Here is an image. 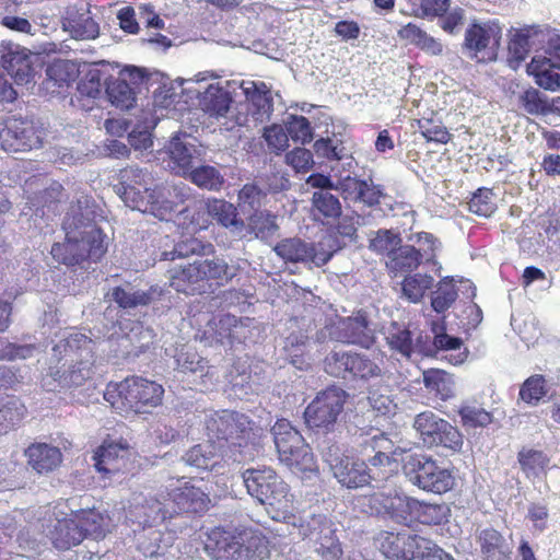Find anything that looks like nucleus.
Returning a JSON list of instances; mask_svg holds the SVG:
<instances>
[{"label":"nucleus","instance_id":"40","mask_svg":"<svg viewBox=\"0 0 560 560\" xmlns=\"http://www.w3.org/2000/svg\"><path fill=\"white\" fill-rule=\"evenodd\" d=\"M235 539L236 533L229 532L222 527H214L208 533L205 548L213 556L229 560Z\"/></svg>","mask_w":560,"mask_h":560},{"label":"nucleus","instance_id":"53","mask_svg":"<svg viewBox=\"0 0 560 560\" xmlns=\"http://www.w3.org/2000/svg\"><path fill=\"white\" fill-rule=\"evenodd\" d=\"M46 74L61 88L77 79L78 70L75 65L69 60H56L48 66Z\"/></svg>","mask_w":560,"mask_h":560},{"label":"nucleus","instance_id":"49","mask_svg":"<svg viewBox=\"0 0 560 560\" xmlns=\"http://www.w3.org/2000/svg\"><path fill=\"white\" fill-rule=\"evenodd\" d=\"M26 413L25 406L12 398L0 406V434L19 424Z\"/></svg>","mask_w":560,"mask_h":560},{"label":"nucleus","instance_id":"60","mask_svg":"<svg viewBox=\"0 0 560 560\" xmlns=\"http://www.w3.org/2000/svg\"><path fill=\"white\" fill-rule=\"evenodd\" d=\"M285 162L296 173H307L314 165L313 153L305 148H294L285 154Z\"/></svg>","mask_w":560,"mask_h":560},{"label":"nucleus","instance_id":"13","mask_svg":"<svg viewBox=\"0 0 560 560\" xmlns=\"http://www.w3.org/2000/svg\"><path fill=\"white\" fill-rule=\"evenodd\" d=\"M366 500L371 514L389 517L399 524L412 523L417 499L394 491L389 493L374 492L366 497Z\"/></svg>","mask_w":560,"mask_h":560},{"label":"nucleus","instance_id":"15","mask_svg":"<svg viewBox=\"0 0 560 560\" xmlns=\"http://www.w3.org/2000/svg\"><path fill=\"white\" fill-rule=\"evenodd\" d=\"M165 490L166 493L163 498H166L171 510H174V516L182 514L202 515L211 506L210 495L190 482L174 488H165Z\"/></svg>","mask_w":560,"mask_h":560},{"label":"nucleus","instance_id":"58","mask_svg":"<svg viewBox=\"0 0 560 560\" xmlns=\"http://www.w3.org/2000/svg\"><path fill=\"white\" fill-rule=\"evenodd\" d=\"M457 289L452 282H441L431 300V306L436 313L447 311L457 299Z\"/></svg>","mask_w":560,"mask_h":560},{"label":"nucleus","instance_id":"32","mask_svg":"<svg viewBox=\"0 0 560 560\" xmlns=\"http://www.w3.org/2000/svg\"><path fill=\"white\" fill-rule=\"evenodd\" d=\"M460 424L465 429H483L493 422L492 412L482 407L477 399H465L457 409Z\"/></svg>","mask_w":560,"mask_h":560},{"label":"nucleus","instance_id":"51","mask_svg":"<svg viewBox=\"0 0 560 560\" xmlns=\"http://www.w3.org/2000/svg\"><path fill=\"white\" fill-rule=\"evenodd\" d=\"M468 209L479 217H490L497 209L492 189L486 187L478 188L468 202Z\"/></svg>","mask_w":560,"mask_h":560},{"label":"nucleus","instance_id":"4","mask_svg":"<svg viewBox=\"0 0 560 560\" xmlns=\"http://www.w3.org/2000/svg\"><path fill=\"white\" fill-rule=\"evenodd\" d=\"M107 236L96 225L81 231L78 235L67 232L62 242L54 243L50 255L58 264L67 267L98 262L107 253Z\"/></svg>","mask_w":560,"mask_h":560},{"label":"nucleus","instance_id":"41","mask_svg":"<svg viewBox=\"0 0 560 560\" xmlns=\"http://www.w3.org/2000/svg\"><path fill=\"white\" fill-rule=\"evenodd\" d=\"M213 252L214 247L211 243L190 236L177 242L173 250L171 253H164V255L165 259L174 260L176 258H186L194 255H209Z\"/></svg>","mask_w":560,"mask_h":560},{"label":"nucleus","instance_id":"59","mask_svg":"<svg viewBox=\"0 0 560 560\" xmlns=\"http://www.w3.org/2000/svg\"><path fill=\"white\" fill-rule=\"evenodd\" d=\"M428 288L429 281L419 273L409 275L401 282L404 296L413 303L419 302L423 298Z\"/></svg>","mask_w":560,"mask_h":560},{"label":"nucleus","instance_id":"18","mask_svg":"<svg viewBox=\"0 0 560 560\" xmlns=\"http://www.w3.org/2000/svg\"><path fill=\"white\" fill-rule=\"evenodd\" d=\"M422 545L431 542L408 532H384L381 536L380 550L390 560H416Z\"/></svg>","mask_w":560,"mask_h":560},{"label":"nucleus","instance_id":"62","mask_svg":"<svg viewBox=\"0 0 560 560\" xmlns=\"http://www.w3.org/2000/svg\"><path fill=\"white\" fill-rule=\"evenodd\" d=\"M527 520L533 524L536 533H542L548 528L549 510L546 504L532 502L527 510Z\"/></svg>","mask_w":560,"mask_h":560},{"label":"nucleus","instance_id":"24","mask_svg":"<svg viewBox=\"0 0 560 560\" xmlns=\"http://www.w3.org/2000/svg\"><path fill=\"white\" fill-rule=\"evenodd\" d=\"M127 442L105 440L95 453V468L100 472L114 474L121 469L129 455Z\"/></svg>","mask_w":560,"mask_h":560},{"label":"nucleus","instance_id":"29","mask_svg":"<svg viewBox=\"0 0 560 560\" xmlns=\"http://www.w3.org/2000/svg\"><path fill=\"white\" fill-rule=\"evenodd\" d=\"M422 382L427 392L441 401L455 396V381L451 373L441 369H428L422 372Z\"/></svg>","mask_w":560,"mask_h":560},{"label":"nucleus","instance_id":"12","mask_svg":"<svg viewBox=\"0 0 560 560\" xmlns=\"http://www.w3.org/2000/svg\"><path fill=\"white\" fill-rule=\"evenodd\" d=\"M415 238L417 244L425 243L428 247H423L421 253L420 249H417L412 245H401V243L394 250L392 256L389 257V261L387 266L389 269L396 272H410L416 270L421 261L424 259L427 262H434L436 258V250L440 245L439 240L429 232H419L415 234V236L410 237Z\"/></svg>","mask_w":560,"mask_h":560},{"label":"nucleus","instance_id":"11","mask_svg":"<svg viewBox=\"0 0 560 560\" xmlns=\"http://www.w3.org/2000/svg\"><path fill=\"white\" fill-rule=\"evenodd\" d=\"M413 425L427 446H441L453 453L460 452L464 438L459 429L433 411L425 410L417 415Z\"/></svg>","mask_w":560,"mask_h":560},{"label":"nucleus","instance_id":"43","mask_svg":"<svg viewBox=\"0 0 560 560\" xmlns=\"http://www.w3.org/2000/svg\"><path fill=\"white\" fill-rule=\"evenodd\" d=\"M521 469L526 476L537 477L544 472L549 465V457L540 450L523 447L517 454Z\"/></svg>","mask_w":560,"mask_h":560},{"label":"nucleus","instance_id":"48","mask_svg":"<svg viewBox=\"0 0 560 560\" xmlns=\"http://www.w3.org/2000/svg\"><path fill=\"white\" fill-rule=\"evenodd\" d=\"M386 340L392 350L397 351L406 358L411 357L413 352V341L408 328L400 327L397 323H393L388 328Z\"/></svg>","mask_w":560,"mask_h":560},{"label":"nucleus","instance_id":"45","mask_svg":"<svg viewBox=\"0 0 560 560\" xmlns=\"http://www.w3.org/2000/svg\"><path fill=\"white\" fill-rule=\"evenodd\" d=\"M3 67L16 83L27 82L33 71L30 57L20 51H11L5 55Z\"/></svg>","mask_w":560,"mask_h":560},{"label":"nucleus","instance_id":"50","mask_svg":"<svg viewBox=\"0 0 560 560\" xmlns=\"http://www.w3.org/2000/svg\"><path fill=\"white\" fill-rule=\"evenodd\" d=\"M155 290L128 292L121 287L113 289L114 301L122 308H132L139 305H148L153 300Z\"/></svg>","mask_w":560,"mask_h":560},{"label":"nucleus","instance_id":"55","mask_svg":"<svg viewBox=\"0 0 560 560\" xmlns=\"http://www.w3.org/2000/svg\"><path fill=\"white\" fill-rule=\"evenodd\" d=\"M247 229L256 237H266L276 229V217L267 211L256 210L248 218Z\"/></svg>","mask_w":560,"mask_h":560},{"label":"nucleus","instance_id":"38","mask_svg":"<svg viewBox=\"0 0 560 560\" xmlns=\"http://www.w3.org/2000/svg\"><path fill=\"white\" fill-rule=\"evenodd\" d=\"M74 516L83 532L84 539L92 537L96 540L103 539L107 532V518L95 510H78Z\"/></svg>","mask_w":560,"mask_h":560},{"label":"nucleus","instance_id":"19","mask_svg":"<svg viewBox=\"0 0 560 560\" xmlns=\"http://www.w3.org/2000/svg\"><path fill=\"white\" fill-rule=\"evenodd\" d=\"M118 179L117 192L128 207L135 209L143 195L152 188L149 185L153 182V176L147 170L127 166L119 171Z\"/></svg>","mask_w":560,"mask_h":560},{"label":"nucleus","instance_id":"57","mask_svg":"<svg viewBox=\"0 0 560 560\" xmlns=\"http://www.w3.org/2000/svg\"><path fill=\"white\" fill-rule=\"evenodd\" d=\"M246 98L257 108L259 114L268 113L272 107V98L264 82H252L250 88L244 90Z\"/></svg>","mask_w":560,"mask_h":560},{"label":"nucleus","instance_id":"52","mask_svg":"<svg viewBox=\"0 0 560 560\" xmlns=\"http://www.w3.org/2000/svg\"><path fill=\"white\" fill-rule=\"evenodd\" d=\"M419 128L421 130L422 137L428 142L446 144L453 138V135L448 131V129L443 125L441 120L423 118L419 120Z\"/></svg>","mask_w":560,"mask_h":560},{"label":"nucleus","instance_id":"39","mask_svg":"<svg viewBox=\"0 0 560 560\" xmlns=\"http://www.w3.org/2000/svg\"><path fill=\"white\" fill-rule=\"evenodd\" d=\"M549 386L542 374H534L527 377L520 387L518 400L528 406H538L547 396Z\"/></svg>","mask_w":560,"mask_h":560},{"label":"nucleus","instance_id":"37","mask_svg":"<svg viewBox=\"0 0 560 560\" xmlns=\"http://www.w3.org/2000/svg\"><path fill=\"white\" fill-rule=\"evenodd\" d=\"M211 223L206 205L203 207L187 206L178 211L177 225L188 234L207 230Z\"/></svg>","mask_w":560,"mask_h":560},{"label":"nucleus","instance_id":"47","mask_svg":"<svg viewBox=\"0 0 560 560\" xmlns=\"http://www.w3.org/2000/svg\"><path fill=\"white\" fill-rule=\"evenodd\" d=\"M106 93L110 103L121 109H129L136 101L132 88L120 78L110 79L107 82Z\"/></svg>","mask_w":560,"mask_h":560},{"label":"nucleus","instance_id":"64","mask_svg":"<svg viewBox=\"0 0 560 560\" xmlns=\"http://www.w3.org/2000/svg\"><path fill=\"white\" fill-rule=\"evenodd\" d=\"M323 459L329 465L334 472L339 465L343 464V459H349L350 456L346 455L342 447L337 442H327L326 446L322 448Z\"/></svg>","mask_w":560,"mask_h":560},{"label":"nucleus","instance_id":"33","mask_svg":"<svg viewBox=\"0 0 560 560\" xmlns=\"http://www.w3.org/2000/svg\"><path fill=\"white\" fill-rule=\"evenodd\" d=\"M209 219L215 220L220 225L224 228H233L234 230L242 232L245 228L244 221L238 218L236 207L224 200L218 198H210L206 201Z\"/></svg>","mask_w":560,"mask_h":560},{"label":"nucleus","instance_id":"22","mask_svg":"<svg viewBox=\"0 0 560 560\" xmlns=\"http://www.w3.org/2000/svg\"><path fill=\"white\" fill-rule=\"evenodd\" d=\"M500 42V31L480 24L470 25L465 33V45L475 57L481 54V60H494Z\"/></svg>","mask_w":560,"mask_h":560},{"label":"nucleus","instance_id":"44","mask_svg":"<svg viewBox=\"0 0 560 560\" xmlns=\"http://www.w3.org/2000/svg\"><path fill=\"white\" fill-rule=\"evenodd\" d=\"M369 404L376 416H390L395 413L397 404L388 385H377L369 389Z\"/></svg>","mask_w":560,"mask_h":560},{"label":"nucleus","instance_id":"7","mask_svg":"<svg viewBox=\"0 0 560 560\" xmlns=\"http://www.w3.org/2000/svg\"><path fill=\"white\" fill-rule=\"evenodd\" d=\"M278 457L293 472L316 470V460L311 446L301 432L284 419H278L271 428Z\"/></svg>","mask_w":560,"mask_h":560},{"label":"nucleus","instance_id":"23","mask_svg":"<svg viewBox=\"0 0 560 560\" xmlns=\"http://www.w3.org/2000/svg\"><path fill=\"white\" fill-rule=\"evenodd\" d=\"M228 450L223 444L207 439L205 442L190 447L185 454L188 465L199 469L212 470L224 462Z\"/></svg>","mask_w":560,"mask_h":560},{"label":"nucleus","instance_id":"34","mask_svg":"<svg viewBox=\"0 0 560 560\" xmlns=\"http://www.w3.org/2000/svg\"><path fill=\"white\" fill-rule=\"evenodd\" d=\"M314 218L323 224H332L342 212L341 203L335 195L327 190H318L312 197Z\"/></svg>","mask_w":560,"mask_h":560},{"label":"nucleus","instance_id":"2","mask_svg":"<svg viewBox=\"0 0 560 560\" xmlns=\"http://www.w3.org/2000/svg\"><path fill=\"white\" fill-rule=\"evenodd\" d=\"M235 276V268L224 258L212 257L168 270V284L185 295H202L225 287Z\"/></svg>","mask_w":560,"mask_h":560},{"label":"nucleus","instance_id":"1","mask_svg":"<svg viewBox=\"0 0 560 560\" xmlns=\"http://www.w3.org/2000/svg\"><path fill=\"white\" fill-rule=\"evenodd\" d=\"M164 395L163 385L156 381L130 375L109 382L103 397L118 415L129 418L152 416L163 405Z\"/></svg>","mask_w":560,"mask_h":560},{"label":"nucleus","instance_id":"61","mask_svg":"<svg viewBox=\"0 0 560 560\" xmlns=\"http://www.w3.org/2000/svg\"><path fill=\"white\" fill-rule=\"evenodd\" d=\"M264 138L268 148L280 153L288 148L289 136L287 129L284 130L280 125H271L264 129Z\"/></svg>","mask_w":560,"mask_h":560},{"label":"nucleus","instance_id":"54","mask_svg":"<svg viewBox=\"0 0 560 560\" xmlns=\"http://www.w3.org/2000/svg\"><path fill=\"white\" fill-rule=\"evenodd\" d=\"M288 136L301 144L310 143L313 140V129L305 116L292 115L285 124Z\"/></svg>","mask_w":560,"mask_h":560},{"label":"nucleus","instance_id":"26","mask_svg":"<svg viewBox=\"0 0 560 560\" xmlns=\"http://www.w3.org/2000/svg\"><path fill=\"white\" fill-rule=\"evenodd\" d=\"M27 464L38 474L57 469L62 462V453L47 443H33L25 450Z\"/></svg>","mask_w":560,"mask_h":560},{"label":"nucleus","instance_id":"14","mask_svg":"<svg viewBox=\"0 0 560 560\" xmlns=\"http://www.w3.org/2000/svg\"><path fill=\"white\" fill-rule=\"evenodd\" d=\"M40 523V533L50 545L59 551H68L79 546L83 540V532L74 516V511L62 518H44Z\"/></svg>","mask_w":560,"mask_h":560},{"label":"nucleus","instance_id":"28","mask_svg":"<svg viewBox=\"0 0 560 560\" xmlns=\"http://www.w3.org/2000/svg\"><path fill=\"white\" fill-rule=\"evenodd\" d=\"M332 474L342 486L350 489L364 487L371 480L366 463L353 457L343 459V464L339 465Z\"/></svg>","mask_w":560,"mask_h":560},{"label":"nucleus","instance_id":"25","mask_svg":"<svg viewBox=\"0 0 560 560\" xmlns=\"http://www.w3.org/2000/svg\"><path fill=\"white\" fill-rule=\"evenodd\" d=\"M476 541L482 560H511V547L498 529L487 527L478 530Z\"/></svg>","mask_w":560,"mask_h":560},{"label":"nucleus","instance_id":"20","mask_svg":"<svg viewBox=\"0 0 560 560\" xmlns=\"http://www.w3.org/2000/svg\"><path fill=\"white\" fill-rule=\"evenodd\" d=\"M165 488L160 489L154 495L147 497L143 502L131 510L132 522L139 526L152 527L163 524L166 520L174 517V510H171L168 501L163 495Z\"/></svg>","mask_w":560,"mask_h":560},{"label":"nucleus","instance_id":"36","mask_svg":"<svg viewBox=\"0 0 560 560\" xmlns=\"http://www.w3.org/2000/svg\"><path fill=\"white\" fill-rule=\"evenodd\" d=\"M412 523L418 522L424 525H442L451 516V508L446 503H428L416 500Z\"/></svg>","mask_w":560,"mask_h":560},{"label":"nucleus","instance_id":"31","mask_svg":"<svg viewBox=\"0 0 560 560\" xmlns=\"http://www.w3.org/2000/svg\"><path fill=\"white\" fill-rule=\"evenodd\" d=\"M397 35L401 40L416 46L425 54L439 56L443 51V45L415 23L410 22L401 26Z\"/></svg>","mask_w":560,"mask_h":560},{"label":"nucleus","instance_id":"17","mask_svg":"<svg viewBox=\"0 0 560 560\" xmlns=\"http://www.w3.org/2000/svg\"><path fill=\"white\" fill-rule=\"evenodd\" d=\"M331 335L337 341L369 348L374 343L373 331L369 328L366 312L359 310L353 315L340 317L332 326Z\"/></svg>","mask_w":560,"mask_h":560},{"label":"nucleus","instance_id":"8","mask_svg":"<svg viewBox=\"0 0 560 560\" xmlns=\"http://www.w3.org/2000/svg\"><path fill=\"white\" fill-rule=\"evenodd\" d=\"M404 470L412 485L424 492L441 495L455 486L453 470L442 466L429 455H409L404 464Z\"/></svg>","mask_w":560,"mask_h":560},{"label":"nucleus","instance_id":"9","mask_svg":"<svg viewBox=\"0 0 560 560\" xmlns=\"http://www.w3.org/2000/svg\"><path fill=\"white\" fill-rule=\"evenodd\" d=\"M324 371L337 378L369 381L382 375V364L366 352L332 350L323 361Z\"/></svg>","mask_w":560,"mask_h":560},{"label":"nucleus","instance_id":"42","mask_svg":"<svg viewBox=\"0 0 560 560\" xmlns=\"http://www.w3.org/2000/svg\"><path fill=\"white\" fill-rule=\"evenodd\" d=\"M232 98L221 88L210 85L202 97V108L210 116L223 117L230 109Z\"/></svg>","mask_w":560,"mask_h":560},{"label":"nucleus","instance_id":"10","mask_svg":"<svg viewBox=\"0 0 560 560\" xmlns=\"http://www.w3.org/2000/svg\"><path fill=\"white\" fill-rule=\"evenodd\" d=\"M347 393L340 387L329 386L318 392L304 410L308 428L331 431L343 411Z\"/></svg>","mask_w":560,"mask_h":560},{"label":"nucleus","instance_id":"5","mask_svg":"<svg viewBox=\"0 0 560 560\" xmlns=\"http://www.w3.org/2000/svg\"><path fill=\"white\" fill-rule=\"evenodd\" d=\"M243 479L248 494L259 503L269 505L283 520L293 516L294 497L273 469H247Z\"/></svg>","mask_w":560,"mask_h":560},{"label":"nucleus","instance_id":"56","mask_svg":"<svg viewBox=\"0 0 560 560\" xmlns=\"http://www.w3.org/2000/svg\"><path fill=\"white\" fill-rule=\"evenodd\" d=\"M401 243L399 234L390 230H378L370 241V249L380 255L392 256L397 246Z\"/></svg>","mask_w":560,"mask_h":560},{"label":"nucleus","instance_id":"6","mask_svg":"<svg viewBox=\"0 0 560 560\" xmlns=\"http://www.w3.org/2000/svg\"><path fill=\"white\" fill-rule=\"evenodd\" d=\"M337 232H328L317 242L308 244L301 238H284L275 246L276 254L282 259L291 262H313L317 267L326 265L335 253L340 250L343 244L340 242L338 234L352 236L355 228L352 225L345 226Z\"/></svg>","mask_w":560,"mask_h":560},{"label":"nucleus","instance_id":"27","mask_svg":"<svg viewBox=\"0 0 560 560\" xmlns=\"http://www.w3.org/2000/svg\"><path fill=\"white\" fill-rule=\"evenodd\" d=\"M3 141L7 143L5 150L28 151L33 148L34 128L22 119H9L3 130Z\"/></svg>","mask_w":560,"mask_h":560},{"label":"nucleus","instance_id":"16","mask_svg":"<svg viewBox=\"0 0 560 560\" xmlns=\"http://www.w3.org/2000/svg\"><path fill=\"white\" fill-rule=\"evenodd\" d=\"M184 201V195L176 188L155 185L143 195L133 210L150 213L160 220L168 221Z\"/></svg>","mask_w":560,"mask_h":560},{"label":"nucleus","instance_id":"21","mask_svg":"<svg viewBox=\"0 0 560 560\" xmlns=\"http://www.w3.org/2000/svg\"><path fill=\"white\" fill-rule=\"evenodd\" d=\"M268 544V539L257 530L238 532L229 560H264L269 556Z\"/></svg>","mask_w":560,"mask_h":560},{"label":"nucleus","instance_id":"30","mask_svg":"<svg viewBox=\"0 0 560 560\" xmlns=\"http://www.w3.org/2000/svg\"><path fill=\"white\" fill-rule=\"evenodd\" d=\"M559 69L551 62V58L546 56H535L527 66V71L535 78V82L548 91L560 89V73L556 71Z\"/></svg>","mask_w":560,"mask_h":560},{"label":"nucleus","instance_id":"3","mask_svg":"<svg viewBox=\"0 0 560 560\" xmlns=\"http://www.w3.org/2000/svg\"><path fill=\"white\" fill-rule=\"evenodd\" d=\"M255 423L244 413L220 410L206 420L207 438L223 444L234 460H244L253 456L256 433Z\"/></svg>","mask_w":560,"mask_h":560},{"label":"nucleus","instance_id":"46","mask_svg":"<svg viewBox=\"0 0 560 560\" xmlns=\"http://www.w3.org/2000/svg\"><path fill=\"white\" fill-rule=\"evenodd\" d=\"M185 177L198 187L208 190L218 191L224 184V178L221 173L214 166L210 165L194 167Z\"/></svg>","mask_w":560,"mask_h":560},{"label":"nucleus","instance_id":"63","mask_svg":"<svg viewBox=\"0 0 560 560\" xmlns=\"http://www.w3.org/2000/svg\"><path fill=\"white\" fill-rule=\"evenodd\" d=\"M362 446L365 452L396 454L393 441L385 433H378L365 440Z\"/></svg>","mask_w":560,"mask_h":560},{"label":"nucleus","instance_id":"35","mask_svg":"<svg viewBox=\"0 0 560 560\" xmlns=\"http://www.w3.org/2000/svg\"><path fill=\"white\" fill-rule=\"evenodd\" d=\"M170 158L177 174L186 176L198 159V151L194 144H186L179 138H173L170 147Z\"/></svg>","mask_w":560,"mask_h":560}]
</instances>
